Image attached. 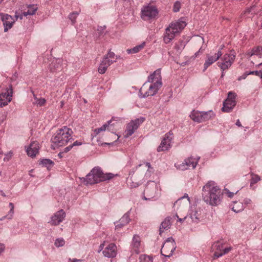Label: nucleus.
Masks as SVG:
<instances>
[{
    "label": "nucleus",
    "mask_w": 262,
    "mask_h": 262,
    "mask_svg": "<svg viewBox=\"0 0 262 262\" xmlns=\"http://www.w3.org/2000/svg\"><path fill=\"white\" fill-rule=\"evenodd\" d=\"M104 244H101L99 246V249H100V250H102L104 247Z\"/></svg>",
    "instance_id": "nucleus-57"
},
{
    "label": "nucleus",
    "mask_w": 262,
    "mask_h": 262,
    "mask_svg": "<svg viewBox=\"0 0 262 262\" xmlns=\"http://www.w3.org/2000/svg\"><path fill=\"white\" fill-rule=\"evenodd\" d=\"M244 204L246 205H247L248 204H249L251 202V200L249 199H245L244 201Z\"/></svg>",
    "instance_id": "nucleus-49"
},
{
    "label": "nucleus",
    "mask_w": 262,
    "mask_h": 262,
    "mask_svg": "<svg viewBox=\"0 0 262 262\" xmlns=\"http://www.w3.org/2000/svg\"><path fill=\"white\" fill-rule=\"evenodd\" d=\"M187 23L183 18L181 17L177 20L171 22L165 29L163 35L164 43H170L176 36L179 35L186 26Z\"/></svg>",
    "instance_id": "nucleus-3"
},
{
    "label": "nucleus",
    "mask_w": 262,
    "mask_h": 262,
    "mask_svg": "<svg viewBox=\"0 0 262 262\" xmlns=\"http://www.w3.org/2000/svg\"><path fill=\"white\" fill-rule=\"evenodd\" d=\"M187 216L188 220L190 219L191 222L198 223L201 218V209L196 207H191Z\"/></svg>",
    "instance_id": "nucleus-18"
},
{
    "label": "nucleus",
    "mask_w": 262,
    "mask_h": 262,
    "mask_svg": "<svg viewBox=\"0 0 262 262\" xmlns=\"http://www.w3.org/2000/svg\"><path fill=\"white\" fill-rule=\"evenodd\" d=\"M181 7V4L179 2H177L174 3L173 10L174 12H178L180 10Z\"/></svg>",
    "instance_id": "nucleus-46"
},
{
    "label": "nucleus",
    "mask_w": 262,
    "mask_h": 262,
    "mask_svg": "<svg viewBox=\"0 0 262 262\" xmlns=\"http://www.w3.org/2000/svg\"><path fill=\"white\" fill-rule=\"evenodd\" d=\"M189 203V199L188 194L185 195L178 200L174 204V206L182 205V208H187L188 204Z\"/></svg>",
    "instance_id": "nucleus-24"
},
{
    "label": "nucleus",
    "mask_w": 262,
    "mask_h": 262,
    "mask_svg": "<svg viewBox=\"0 0 262 262\" xmlns=\"http://www.w3.org/2000/svg\"><path fill=\"white\" fill-rule=\"evenodd\" d=\"M107 69L106 68V67H105L102 63H100L98 69V71L100 74H103L105 73Z\"/></svg>",
    "instance_id": "nucleus-41"
},
{
    "label": "nucleus",
    "mask_w": 262,
    "mask_h": 262,
    "mask_svg": "<svg viewBox=\"0 0 262 262\" xmlns=\"http://www.w3.org/2000/svg\"><path fill=\"white\" fill-rule=\"evenodd\" d=\"M222 48L220 49L214 55L209 54L207 55V59L204 64V72L207 70L208 67L216 61L221 57L222 55Z\"/></svg>",
    "instance_id": "nucleus-16"
},
{
    "label": "nucleus",
    "mask_w": 262,
    "mask_h": 262,
    "mask_svg": "<svg viewBox=\"0 0 262 262\" xmlns=\"http://www.w3.org/2000/svg\"><path fill=\"white\" fill-rule=\"evenodd\" d=\"M236 125L239 127H242V124L239 121V120H237L236 122Z\"/></svg>",
    "instance_id": "nucleus-55"
},
{
    "label": "nucleus",
    "mask_w": 262,
    "mask_h": 262,
    "mask_svg": "<svg viewBox=\"0 0 262 262\" xmlns=\"http://www.w3.org/2000/svg\"><path fill=\"white\" fill-rule=\"evenodd\" d=\"M255 75L260 78H262V71H251L249 72L247 75Z\"/></svg>",
    "instance_id": "nucleus-45"
},
{
    "label": "nucleus",
    "mask_w": 262,
    "mask_h": 262,
    "mask_svg": "<svg viewBox=\"0 0 262 262\" xmlns=\"http://www.w3.org/2000/svg\"><path fill=\"white\" fill-rule=\"evenodd\" d=\"M262 50V47H254L252 49H250L247 51L246 53V55L247 56L250 57L253 55H257L261 56V52Z\"/></svg>",
    "instance_id": "nucleus-27"
},
{
    "label": "nucleus",
    "mask_w": 262,
    "mask_h": 262,
    "mask_svg": "<svg viewBox=\"0 0 262 262\" xmlns=\"http://www.w3.org/2000/svg\"><path fill=\"white\" fill-rule=\"evenodd\" d=\"M232 249L231 247H229L226 248H223L222 252H214V256L216 258H219L220 257L222 256L223 255H225L228 253L229 251H230Z\"/></svg>",
    "instance_id": "nucleus-32"
},
{
    "label": "nucleus",
    "mask_w": 262,
    "mask_h": 262,
    "mask_svg": "<svg viewBox=\"0 0 262 262\" xmlns=\"http://www.w3.org/2000/svg\"><path fill=\"white\" fill-rule=\"evenodd\" d=\"M39 149V143L37 141H33L26 148V152L28 156L34 158L38 153Z\"/></svg>",
    "instance_id": "nucleus-19"
},
{
    "label": "nucleus",
    "mask_w": 262,
    "mask_h": 262,
    "mask_svg": "<svg viewBox=\"0 0 262 262\" xmlns=\"http://www.w3.org/2000/svg\"><path fill=\"white\" fill-rule=\"evenodd\" d=\"M18 17H2L4 26V32H7L12 28L13 25L17 20Z\"/></svg>",
    "instance_id": "nucleus-23"
},
{
    "label": "nucleus",
    "mask_w": 262,
    "mask_h": 262,
    "mask_svg": "<svg viewBox=\"0 0 262 262\" xmlns=\"http://www.w3.org/2000/svg\"><path fill=\"white\" fill-rule=\"evenodd\" d=\"M145 165H146V166L147 167H148V168H150L151 165H150V163H148V162H146V163H145Z\"/></svg>",
    "instance_id": "nucleus-58"
},
{
    "label": "nucleus",
    "mask_w": 262,
    "mask_h": 262,
    "mask_svg": "<svg viewBox=\"0 0 262 262\" xmlns=\"http://www.w3.org/2000/svg\"><path fill=\"white\" fill-rule=\"evenodd\" d=\"M13 152L12 151H10L7 154H5V156L4 158L5 161H9L13 156Z\"/></svg>",
    "instance_id": "nucleus-44"
},
{
    "label": "nucleus",
    "mask_w": 262,
    "mask_h": 262,
    "mask_svg": "<svg viewBox=\"0 0 262 262\" xmlns=\"http://www.w3.org/2000/svg\"><path fill=\"white\" fill-rule=\"evenodd\" d=\"M70 18H71L72 23L73 24L74 23V21H75V17H70Z\"/></svg>",
    "instance_id": "nucleus-59"
},
{
    "label": "nucleus",
    "mask_w": 262,
    "mask_h": 262,
    "mask_svg": "<svg viewBox=\"0 0 262 262\" xmlns=\"http://www.w3.org/2000/svg\"><path fill=\"white\" fill-rule=\"evenodd\" d=\"M117 247L114 244H109L103 251L104 256L107 257H114L117 254Z\"/></svg>",
    "instance_id": "nucleus-22"
},
{
    "label": "nucleus",
    "mask_w": 262,
    "mask_h": 262,
    "mask_svg": "<svg viewBox=\"0 0 262 262\" xmlns=\"http://www.w3.org/2000/svg\"><path fill=\"white\" fill-rule=\"evenodd\" d=\"M117 58L115 57L114 53L110 51L103 58L101 63L106 68H107L113 63L116 61Z\"/></svg>",
    "instance_id": "nucleus-21"
},
{
    "label": "nucleus",
    "mask_w": 262,
    "mask_h": 262,
    "mask_svg": "<svg viewBox=\"0 0 262 262\" xmlns=\"http://www.w3.org/2000/svg\"><path fill=\"white\" fill-rule=\"evenodd\" d=\"M65 138L64 130L62 128L59 130L57 135L52 138L51 140L53 143L51 145L52 148L54 149L56 148L63 146L66 143Z\"/></svg>",
    "instance_id": "nucleus-10"
},
{
    "label": "nucleus",
    "mask_w": 262,
    "mask_h": 262,
    "mask_svg": "<svg viewBox=\"0 0 262 262\" xmlns=\"http://www.w3.org/2000/svg\"><path fill=\"white\" fill-rule=\"evenodd\" d=\"M173 139V134L169 132L166 134L163 137L161 144L157 148L158 152L168 150L171 147V142Z\"/></svg>",
    "instance_id": "nucleus-11"
},
{
    "label": "nucleus",
    "mask_w": 262,
    "mask_h": 262,
    "mask_svg": "<svg viewBox=\"0 0 262 262\" xmlns=\"http://www.w3.org/2000/svg\"><path fill=\"white\" fill-rule=\"evenodd\" d=\"M1 195L2 196H6L5 194L4 193V192L2 190L1 191Z\"/></svg>",
    "instance_id": "nucleus-60"
},
{
    "label": "nucleus",
    "mask_w": 262,
    "mask_h": 262,
    "mask_svg": "<svg viewBox=\"0 0 262 262\" xmlns=\"http://www.w3.org/2000/svg\"><path fill=\"white\" fill-rule=\"evenodd\" d=\"M176 248V244L173 238L171 237L167 238L161 249L162 255L166 257H170Z\"/></svg>",
    "instance_id": "nucleus-6"
},
{
    "label": "nucleus",
    "mask_w": 262,
    "mask_h": 262,
    "mask_svg": "<svg viewBox=\"0 0 262 262\" xmlns=\"http://www.w3.org/2000/svg\"><path fill=\"white\" fill-rule=\"evenodd\" d=\"M140 262H152V258L148 255H142L140 256Z\"/></svg>",
    "instance_id": "nucleus-35"
},
{
    "label": "nucleus",
    "mask_w": 262,
    "mask_h": 262,
    "mask_svg": "<svg viewBox=\"0 0 262 262\" xmlns=\"http://www.w3.org/2000/svg\"><path fill=\"white\" fill-rule=\"evenodd\" d=\"M53 64V63H52V64L50 66H51L50 68H51V70L52 71H53V68H52Z\"/></svg>",
    "instance_id": "nucleus-63"
},
{
    "label": "nucleus",
    "mask_w": 262,
    "mask_h": 262,
    "mask_svg": "<svg viewBox=\"0 0 262 262\" xmlns=\"http://www.w3.org/2000/svg\"><path fill=\"white\" fill-rule=\"evenodd\" d=\"M9 206L10 207V208H11V209H14V205L12 203H10L9 204Z\"/></svg>",
    "instance_id": "nucleus-56"
},
{
    "label": "nucleus",
    "mask_w": 262,
    "mask_h": 262,
    "mask_svg": "<svg viewBox=\"0 0 262 262\" xmlns=\"http://www.w3.org/2000/svg\"><path fill=\"white\" fill-rule=\"evenodd\" d=\"M114 176L112 173H104L100 168L95 167L86 175L85 182L86 184L92 185L110 180Z\"/></svg>",
    "instance_id": "nucleus-4"
},
{
    "label": "nucleus",
    "mask_w": 262,
    "mask_h": 262,
    "mask_svg": "<svg viewBox=\"0 0 262 262\" xmlns=\"http://www.w3.org/2000/svg\"><path fill=\"white\" fill-rule=\"evenodd\" d=\"M82 143L78 141H75L73 143H71L67 146V152L70 151L74 146H79Z\"/></svg>",
    "instance_id": "nucleus-38"
},
{
    "label": "nucleus",
    "mask_w": 262,
    "mask_h": 262,
    "mask_svg": "<svg viewBox=\"0 0 262 262\" xmlns=\"http://www.w3.org/2000/svg\"><path fill=\"white\" fill-rule=\"evenodd\" d=\"M199 159V157L197 159L189 157L186 159L181 164L178 165L177 168L183 171L190 168L194 169L196 167Z\"/></svg>",
    "instance_id": "nucleus-14"
},
{
    "label": "nucleus",
    "mask_w": 262,
    "mask_h": 262,
    "mask_svg": "<svg viewBox=\"0 0 262 262\" xmlns=\"http://www.w3.org/2000/svg\"><path fill=\"white\" fill-rule=\"evenodd\" d=\"M129 222V217L128 213L125 214L119 220V223H121V226H125Z\"/></svg>",
    "instance_id": "nucleus-33"
},
{
    "label": "nucleus",
    "mask_w": 262,
    "mask_h": 262,
    "mask_svg": "<svg viewBox=\"0 0 262 262\" xmlns=\"http://www.w3.org/2000/svg\"><path fill=\"white\" fill-rule=\"evenodd\" d=\"M158 185L154 181L147 183L144 191V199L145 200H150L157 195Z\"/></svg>",
    "instance_id": "nucleus-8"
},
{
    "label": "nucleus",
    "mask_w": 262,
    "mask_h": 262,
    "mask_svg": "<svg viewBox=\"0 0 262 262\" xmlns=\"http://www.w3.org/2000/svg\"><path fill=\"white\" fill-rule=\"evenodd\" d=\"M64 156V152H60L58 154V156L60 158H61L63 157Z\"/></svg>",
    "instance_id": "nucleus-53"
},
{
    "label": "nucleus",
    "mask_w": 262,
    "mask_h": 262,
    "mask_svg": "<svg viewBox=\"0 0 262 262\" xmlns=\"http://www.w3.org/2000/svg\"><path fill=\"white\" fill-rule=\"evenodd\" d=\"M73 134V131L70 128H67V144H69L70 142H71L70 141L72 139V137H71L72 134Z\"/></svg>",
    "instance_id": "nucleus-39"
},
{
    "label": "nucleus",
    "mask_w": 262,
    "mask_h": 262,
    "mask_svg": "<svg viewBox=\"0 0 262 262\" xmlns=\"http://www.w3.org/2000/svg\"><path fill=\"white\" fill-rule=\"evenodd\" d=\"M245 206L242 202L235 201L233 202V205L232 207V210L235 212H239L244 210Z\"/></svg>",
    "instance_id": "nucleus-28"
},
{
    "label": "nucleus",
    "mask_w": 262,
    "mask_h": 262,
    "mask_svg": "<svg viewBox=\"0 0 262 262\" xmlns=\"http://www.w3.org/2000/svg\"><path fill=\"white\" fill-rule=\"evenodd\" d=\"M105 26L99 27L97 29V32L99 34V36H101L104 34V31L105 30Z\"/></svg>",
    "instance_id": "nucleus-43"
},
{
    "label": "nucleus",
    "mask_w": 262,
    "mask_h": 262,
    "mask_svg": "<svg viewBox=\"0 0 262 262\" xmlns=\"http://www.w3.org/2000/svg\"><path fill=\"white\" fill-rule=\"evenodd\" d=\"M171 225L170 220L169 217L166 218L161 224L160 226V234H161L165 230L170 228Z\"/></svg>",
    "instance_id": "nucleus-26"
},
{
    "label": "nucleus",
    "mask_w": 262,
    "mask_h": 262,
    "mask_svg": "<svg viewBox=\"0 0 262 262\" xmlns=\"http://www.w3.org/2000/svg\"><path fill=\"white\" fill-rule=\"evenodd\" d=\"M144 121V118H140L132 120L129 122L125 130V137H128L132 135L135 131L138 128L139 125L143 122Z\"/></svg>",
    "instance_id": "nucleus-12"
},
{
    "label": "nucleus",
    "mask_w": 262,
    "mask_h": 262,
    "mask_svg": "<svg viewBox=\"0 0 262 262\" xmlns=\"http://www.w3.org/2000/svg\"><path fill=\"white\" fill-rule=\"evenodd\" d=\"M212 250L215 252H222L223 249V244L220 242H215L212 247Z\"/></svg>",
    "instance_id": "nucleus-31"
},
{
    "label": "nucleus",
    "mask_w": 262,
    "mask_h": 262,
    "mask_svg": "<svg viewBox=\"0 0 262 262\" xmlns=\"http://www.w3.org/2000/svg\"><path fill=\"white\" fill-rule=\"evenodd\" d=\"M43 166L47 167L48 170H50L54 165L53 161L49 159H44L41 160L39 163Z\"/></svg>",
    "instance_id": "nucleus-29"
},
{
    "label": "nucleus",
    "mask_w": 262,
    "mask_h": 262,
    "mask_svg": "<svg viewBox=\"0 0 262 262\" xmlns=\"http://www.w3.org/2000/svg\"><path fill=\"white\" fill-rule=\"evenodd\" d=\"M63 104H64L63 102H61V106H62L63 105Z\"/></svg>",
    "instance_id": "nucleus-64"
},
{
    "label": "nucleus",
    "mask_w": 262,
    "mask_h": 262,
    "mask_svg": "<svg viewBox=\"0 0 262 262\" xmlns=\"http://www.w3.org/2000/svg\"><path fill=\"white\" fill-rule=\"evenodd\" d=\"M224 193L227 195V196L230 198H232L234 195V194L235 193H236L237 192H238V190H237L235 193L234 192H230L228 189H224Z\"/></svg>",
    "instance_id": "nucleus-42"
},
{
    "label": "nucleus",
    "mask_w": 262,
    "mask_h": 262,
    "mask_svg": "<svg viewBox=\"0 0 262 262\" xmlns=\"http://www.w3.org/2000/svg\"><path fill=\"white\" fill-rule=\"evenodd\" d=\"M13 213H14V209H11L10 208V210L8 213V214L4 216L3 218L5 219V218H8V219H12V217H13Z\"/></svg>",
    "instance_id": "nucleus-47"
},
{
    "label": "nucleus",
    "mask_w": 262,
    "mask_h": 262,
    "mask_svg": "<svg viewBox=\"0 0 262 262\" xmlns=\"http://www.w3.org/2000/svg\"><path fill=\"white\" fill-rule=\"evenodd\" d=\"M214 116V114L212 111L208 112L193 111L190 115V117L192 120L199 123L207 121Z\"/></svg>",
    "instance_id": "nucleus-5"
},
{
    "label": "nucleus",
    "mask_w": 262,
    "mask_h": 262,
    "mask_svg": "<svg viewBox=\"0 0 262 262\" xmlns=\"http://www.w3.org/2000/svg\"><path fill=\"white\" fill-rule=\"evenodd\" d=\"M141 14V16H156L158 14V11L156 6L148 4L142 8Z\"/></svg>",
    "instance_id": "nucleus-17"
},
{
    "label": "nucleus",
    "mask_w": 262,
    "mask_h": 262,
    "mask_svg": "<svg viewBox=\"0 0 262 262\" xmlns=\"http://www.w3.org/2000/svg\"><path fill=\"white\" fill-rule=\"evenodd\" d=\"M236 95L234 92H229L228 93V97L224 102L223 106L222 108L223 112L229 113L233 110L236 104Z\"/></svg>",
    "instance_id": "nucleus-9"
},
{
    "label": "nucleus",
    "mask_w": 262,
    "mask_h": 262,
    "mask_svg": "<svg viewBox=\"0 0 262 262\" xmlns=\"http://www.w3.org/2000/svg\"><path fill=\"white\" fill-rule=\"evenodd\" d=\"M65 244V241L62 238H57L55 242V245L57 247H60L63 246Z\"/></svg>",
    "instance_id": "nucleus-37"
},
{
    "label": "nucleus",
    "mask_w": 262,
    "mask_h": 262,
    "mask_svg": "<svg viewBox=\"0 0 262 262\" xmlns=\"http://www.w3.org/2000/svg\"><path fill=\"white\" fill-rule=\"evenodd\" d=\"M162 84L161 71H155L148 77V80L144 83L139 91V97L146 98L156 94Z\"/></svg>",
    "instance_id": "nucleus-1"
},
{
    "label": "nucleus",
    "mask_w": 262,
    "mask_h": 262,
    "mask_svg": "<svg viewBox=\"0 0 262 262\" xmlns=\"http://www.w3.org/2000/svg\"><path fill=\"white\" fill-rule=\"evenodd\" d=\"M116 229H119L122 228L123 226H121V223H119V221L116 223Z\"/></svg>",
    "instance_id": "nucleus-51"
},
{
    "label": "nucleus",
    "mask_w": 262,
    "mask_h": 262,
    "mask_svg": "<svg viewBox=\"0 0 262 262\" xmlns=\"http://www.w3.org/2000/svg\"><path fill=\"white\" fill-rule=\"evenodd\" d=\"M27 11H25L23 12V15L24 16H26L27 15H33L35 14V12L38 9V7L36 5H28L27 7Z\"/></svg>",
    "instance_id": "nucleus-25"
},
{
    "label": "nucleus",
    "mask_w": 262,
    "mask_h": 262,
    "mask_svg": "<svg viewBox=\"0 0 262 262\" xmlns=\"http://www.w3.org/2000/svg\"><path fill=\"white\" fill-rule=\"evenodd\" d=\"M145 45V42H143L141 44L136 46L132 49L127 50V52L128 54L137 53L144 48Z\"/></svg>",
    "instance_id": "nucleus-30"
},
{
    "label": "nucleus",
    "mask_w": 262,
    "mask_h": 262,
    "mask_svg": "<svg viewBox=\"0 0 262 262\" xmlns=\"http://www.w3.org/2000/svg\"><path fill=\"white\" fill-rule=\"evenodd\" d=\"M201 49H200L198 52H196L194 54V55L193 56H192V57H191V58H193V59H194L195 58L197 57L198 56L199 54V53H200V51H201Z\"/></svg>",
    "instance_id": "nucleus-52"
},
{
    "label": "nucleus",
    "mask_w": 262,
    "mask_h": 262,
    "mask_svg": "<svg viewBox=\"0 0 262 262\" xmlns=\"http://www.w3.org/2000/svg\"><path fill=\"white\" fill-rule=\"evenodd\" d=\"M177 216V217L178 218V221L182 223V222H183L184 221L186 220H188V222H189V220H188V216H185V217H184L183 218H180L179 217V216L178 215V214H176V215Z\"/></svg>",
    "instance_id": "nucleus-48"
},
{
    "label": "nucleus",
    "mask_w": 262,
    "mask_h": 262,
    "mask_svg": "<svg viewBox=\"0 0 262 262\" xmlns=\"http://www.w3.org/2000/svg\"><path fill=\"white\" fill-rule=\"evenodd\" d=\"M34 100H35V101L34 102V103L38 105H39V106L43 105L46 102V100L45 99L42 98H37L35 96H34Z\"/></svg>",
    "instance_id": "nucleus-36"
},
{
    "label": "nucleus",
    "mask_w": 262,
    "mask_h": 262,
    "mask_svg": "<svg viewBox=\"0 0 262 262\" xmlns=\"http://www.w3.org/2000/svg\"><path fill=\"white\" fill-rule=\"evenodd\" d=\"M251 182L252 184H255L260 180V177L257 174H251Z\"/></svg>",
    "instance_id": "nucleus-40"
},
{
    "label": "nucleus",
    "mask_w": 262,
    "mask_h": 262,
    "mask_svg": "<svg viewBox=\"0 0 262 262\" xmlns=\"http://www.w3.org/2000/svg\"><path fill=\"white\" fill-rule=\"evenodd\" d=\"M235 55L233 53L225 54L221 57V60L217 62L218 66L224 71L229 69L235 60Z\"/></svg>",
    "instance_id": "nucleus-7"
},
{
    "label": "nucleus",
    "mask_w": 262,
    "mask_h": 262,
    "mask_svg": "<svg viewBox=\"0 0 262 262\" xmlns=\"http://www.w3.org/2000/svg\"><path fill=\"white\" fill-rule=\"evenodd\" d=\"M12 94V86L10 85L9 88H7L6 92L0 94V107H3L11 101Z\"/></svg>",
    "instance_id": "nucleus-13"
},
{
    "label": "nucleus",
    "mask_w": 262,
    "mask_h": 262,
    "mask_svg": "<svg viewBox=\"0 0 262 262\" xmlns=\"http://www.w3.org/2000/svg\"><path fill=\"white\" fill-rule=\"evenodd\" d=\"M253 9L252 8H249L247 9V10L246 11L245 14H250V12L251 11V10Z\"/></svg>",
    "instance_id": "nucleus-54"
},
{
    "label": "nucleus",
    "mask_w": 262,
    "mask_h": 262,
    "mask_svg": "<svg viewBox=\"0 0 262 262\" xmlns=\"http://www.w3.org/2000/svg\"><path fill=\"white\" fill-rule=\"evenodd\" d=\"M64 211L63 209H61L56 212L54 215L51 217L50 222L52 225H57L61 222L64 217Z\"/></svg>",
    "instance_id": "nucleus-20"
},
{
    "label": "nucleus",
    "mask_w": 262,
    "mask_h": 262,
    "mask_svg": "<svg viewBox=\"0 0 262 262\" xmlns=\"http://www.w3.org/2000/svg\"><path fill=\"white\" fill-rule=\"evenodd\" d=\"M111 123V121H108L107 123L104 124L101 127L96 128L94 130V132L96 135L99 134L101 132L105 131L106 129V127H108Z\"/></svg>",
    "instance_id": "nucleus-34"
},
{
    "label": "nucleus",
    "mask_w": 262,
    "mask_h": 262,
    "mask_svg": "<svg viewBox=\"0 0 262 262\" xmlns=\"http://www.w3.org/2000/svg\"><path fill=\"white\" fill-rule=\"evenodd\" d=\"M222 195L220 188L214 181H208L203 187L202 199L209 205H218L221 201Z\"/></svg>",
    "instance_id": "nucleus-2"
},
{
    "label": "nucleus",
    "mask_w": 262,
    "mask_h": 262,
    "mask_svg": "<svg viewBox=\"0 0 262 262\" xmlns=\"http://www.w3.org/2000/svg\"><path fill=\"white\" fill-rule=\"evenodd\" d=\"M131 186H132V187H137V186H138V184H133V185H132Z\"/></svg>",
    "instance_id": "nucleus-62"
},
{
    "label": "nucleus",
    "mask_w": 262,
    "mask_h": 262,
    "mask_svg": "<svg viewBox=\"0 0 262 262\" xmlns=\"http://www.w3.org/2000/svg\"><path fill=\"white\" fill-rule=\"evenodd\" d=\"M130 249L132 253L138 254L142 250V245L141 238L138 235H135L130 244Z\"/></svg>",
    "instance_id": "nucleus-15"
},
{
    "label": "nucleus",
    "mask_w": 262,
    "mask_h": 262,
    "mask_svg": "<svg viewBox=\"0 0 262 262\" xmlns=\"http://www.w3.org/2000/svg\"><path fill=\"white\" fill-rule=\"evenodd\" d=\"M5 249V246L3 244L0 243V254L3 252Z\"/></svg>",
    "instance_id": "nucleus-50"
},
{
    "label": "nucleus",
    "mask_w": 262,
    "mask_h": 262,
    "mask_svg": "<svg viewBox=\"0 0 262 262\" xmlns=\"http://www.w3.org/2000/svg\"><path fill=\"white\" fill-rule=\"evenodd\" d=\"M1 16H7V17H8V16H11V15L6 14L2 15Z\"/></svg>",
    "instance_id": "nucleus-61"
}]
</instances>
